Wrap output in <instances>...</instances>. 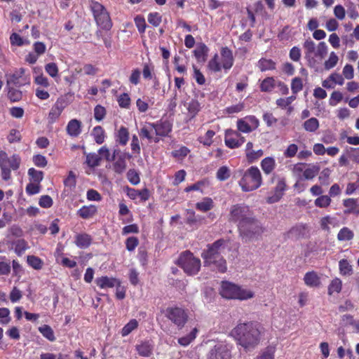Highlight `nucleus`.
I'll return each instance as SVG.
<instances>
[{
	"label": "nucleus",
	"mask_w": 359,
	"mask_h": 359,
	"mask_svg": "<svg viewBox=\"0 0 359 359\" xmlns=\"http://www.w3.org/2000/svg\"><path fill=\"white\" fill-rule=\"evenodd\" d=\"M66 130L71 137H77L81 133V122L77 119L70 120L67 126Z\"/></svg>",
	"instance_id": "obj_22"
},
{
	"label": "nucleus",
	"mask_w": 359,
	"mask_h": 359,
	"mask_svg": "<svg viewBox=\"0 0 359 359\" xmlns=\"http://www.w3.org/2000/svg\"><path fill=\"white\" fill-rule=\"evenodd\" d=\"M251 217H252V214L248 206L234 205L230 208L229 221L238 223L239 231H242L246 236H249L248 230L246 229V221Z\"/></svg>",
	"instance_id": "obj_7"
},
{
	"label": "nucleus",
	"mask_w": 359,
	"mask_h": 359,
	"mask_svg": "<svg viewBox=\"0 0 359 359\" xmlns=\"http://www.w3.org/2000/svg\"><path fill=\"white\" fill-rule=\"evenodd\" d=\"M339 273L341 276H351L353 274V267L349 262L343 259L339 262Z\"/></svg>",
	"instance_id": "obj_31"
},
{
	"label": "nucleus",
	"mask_w": 359,
	"mask_h": 359,
	"mask_svg": "<svg viewBox=\"0 0 359 359\" xmlns=\"http://www.w3.org/2000/svg\"><path fill=\"white\" fill-rule=\"evenodd\" d=\"M95 283L101 289L112 288L116 285L121 284L119 279L107 276H101L95 279Z\"/></svg>",
	"instance_id": "obj_20"
},
{
	"label": "nucleus",
	"mask_w": 359,
	"mask_h": 359,
	"mask_svg": "<svg viewBox=\"0 0 359 359\" xmlns=\"http://www.w3.org/2000/svg\"><path fill=\"white\" fill-rule=\"evenodd\" d=\"M234 58L232 51L227 47L222 48L220 56L217 54L209 61L208 69L214 72H218L222 69L225 72H228L233 66Z\"/></svg>",
	"instance_id": "obj_5"
},
{
	"label": "nucleus",
	"mask_w": 359,
	"mask_h": 359,
	"mask_svg": "<svg viewBox=\"0 0 359 359\" xmlns=\"http://www.w3.org/2000/svg\"><path fill=\"white\" fill-rule=\"evenodd\" d=\"M246 222V229L248 230L249 236H246L242 231H239L243 240L248 242L258 239L263 233V228L260 223L255 219L253 217H251L250 219Z\"/></svg>",
	"instance_id": "obj_11"
},
{
	"label": "nucleus",
	"mask_w": 359,
	"mask_h": 359,
	"mask_svg": "<svg viewBox=\"0 0 359 359\" xmlns=\"http://www.w3.org/2000/svg\"><path fill=\"white\" fill-rule=\"evenodd\" d=\"M305 58L311 67H316L321 63L327 53V46L325 42H320L317 46L311 39H307L303 44Z\"/></svg>",
	"instance_id": "obj_3"
},
{
	"label": "nucleus",
	"mask_w": 359,
	"mask_h": 359,
	"mask_svg": "<svg viewBox=\"0 0 359 359\" xmlns=\"http://www.w3.org/2000/svg\"><path fill=\"white\" fill-rule=\"evenodd\" d=\"M275 352V346H268L259 352L258 355L256 357V359H274Z\"/></svg>",
	"instance_id": "obj_33"
},
{
	"label": "nucleus",
	"mask_w": 359,
	"mask_h": 359,
	"mask_svg": "<svg viewBox=\"0 0 359 359\" xmlns=\"http://www.w3.org/2000/svg\"><path fill=\"white\" fill-rule=\"evenodd\" d=\"M226 241L223 239L216 241L212 245H208L207 250H203L201 257L204 261V265L212 269L224 273L227 269L226 260L221 254L224 252Z\"/></svg>",
	"instance_id": "obj_2"
},
{
	"label": "nucleus",
	"mask_w": 359,
	"mask_h": 359,
	"mask_svg": "<svg viewBox=\"0 0 359 359\" xmlns=\"http://www.w3.org/2000/svg\"><path fill=\"white\" fill-rule=\"evenodd\" d=\"M261 168L266 175L271 173L276 168V161L273 157H266L261 162Z\"/></svg>",
	"instance_id": "obj_28"
},
{
	"label": "nucleus",
	"mask_w": 359,
	"mask_h": 359,
	"mask_svg": "<svg viewBox=\"0 0 359 359\" xmlns=\"http://www.w3.org/2000/svg\"><path fill=\"white\" fill-rule=\"evenodd\" d=\"M319 168L316 165H309L304 168L302 177L305 180H310L313 179L318 173Z\"/></svg>",
	"instance_id": "obj_45"
},
{
	"label": "nucleus",
	"mask_w": 359,
	"mask_h": 359,
	"mask_svg": "<svg viewBox=\"0 0 359 359\" xmlns=\"http://www.w3.org/2000/svg\"><path fill=\"white\" fill-rule=\"evenodd\" d=\"M243 191L248 192L258 189L262 184V174L256 166L246 170L238 182Z\"/></svg>",
	"instance_id": "obj_6"
},
{
	"label": "nucleus",
	"mask_w": 359,
	"mask_h": 359,
	"mask_svg": "<svg viewBox=\"0 0 359 359\" xmlns=\"http://www.w3.org/2000/svg\"><path fill=\"white\" fill-rule=\"evenodd\" d=\"M116 140L121 145H126L128 143L129 139V133L126 128L122 126L118 130Z\"/></svg>",
	"instance_id": "obj_36"
},
{
	"label": "nucleus",
	"mask_w": 359,
	"mask_h": 359,
	"mask_svg": "<svg viewBox=\"0 0 359 359\" xmlns=\"http://www.w3.org/2000/svg\"><path fill=\"white\" fill-rule=\"evenodd\" d=\"M208 50V47L205 44H200L196 48L194 53L198 62H204L206 60Z\"/></svg>",
	"instance_id": "obj_29"
},
{
	"label": "nucleus",
	"mask_w": 359,
	"mask_h": 359,
	"mask_svg": "<svg viewBox=\"0 0 359 359\" xmlns=\"http://www.w3.org/2000/svg\"><path fill=\"white\" fill-rule=\"evenodd\" d=\"M25 190L26 193L29 196L37 194L41 191V185L40 184L29 182L27 184Z\"/></svg>",
	"instance_id": "obj_55"
},
{
	"label": "nucleus",
	"mask_w": 359,
	"mask_h": 359,
	"mask_svg": "<svg viewBox=\"0 0 359 359\" xmlns=\"http://www.w3.org/2000/svg\"><path fill=\"white\" fill-rule=\"evenodd\" d=\"M138 353L143 357H148L151 354L152 346L149 341H143L136 347Z\"/></svg>",
	"instance_id": "obj_32"
},
{
	"label": "nucleus",
	"mask_w": 359,
	"mask_h": 359,
	"mask_svg": "<svg viewBox=\"0 0 359 359\" xmlns=\"http://www.w3.org/2000/svg\"><path fill=\"white\" fill-rule=\"evenodd\" d=\"M354 233L353 231L348 227H343L337 234V238L340 241H348L353 238Z\"/></svg>",
	"instance_id": "obj_44"
},
{
	"label": "nucleus",
	"mask_w": 359,
	"mask_h": 359,
	"mask_svg": "<svg viewBox=\"0 0 359 359\" xmlns=\"http://www.w3.org/2000/svg\"><path fill=\"white\" fill-rule=\"evenodd\" d=\"M342 288V282L339 278H334L328 286V294L339 293Z\"/></svg>",
	"instance_id": "obj_43"
},
{
	"label": "nucleus",
	"mask_w": 359,
	"mask_h": 359,
	"mask_svg": "<svg viewBox=\"0 0 359 359\" xmlns=\"http://www.w3.org/2000/svg\"><path fill=\"white\" fill-rule=\"evenodd\" d=\"M219 292L226 299L241 301L252 299L255 296V292L252 290L229 281L222 282Z\"/></svg>",
	"instance_id": "obj_4"
},
{
	"label": "nucleus",
	"mask_w": 359,
	"mask_h": 359,
	"mask_svg": "<svg viewBox=\"0 0 359 359\" xmlns=\"http://www.w3.org/2000/svg\"><path fill=\"white\" fill-rule=\"evenodd\" d=\"M97 211L95 205H84L77 212V214L83 219H88L96 214Z\"/></svg>",
	"instance_id": "obj_26"
},
{
	"label": "nucleus",
	"mask_w": 359,
	"mask_h": 359,
	"mask_svg": "<svg viewBox=\"0 0 359 359\" xmlns=\"http://www.w3.org/2000/svg\"><path fill=\"white\" fill-rule=\"evenodd\" d=\"M126 156L128 158L131 157L130 154H123L120 155L113 164V170L118 174L123 173L126 169Z\"/></svg>",
	"instance_id": "obj_23"
},
{
	"label": "nucleus",
	"mask_w": 359,
	"mask_h": 359,
	"mask_svg": "<svg viewBox=\"0 0 359 359\" xmlns=\"http://www.w3.org/2000/svg\"><path fill=\"white\" fill-rule=\"evenodd\" d=\"M91 135H93L94 140L98 144L104 142L105 139V134L103 128L101 126H95Z\"/></svg>",
	"instance_id": "obj_40"
},
{
	"label": "nucleus",
	"mask_w": 359,
	"mask_h": 359,
	"mask_svg": "<svg viewBox=\"0 0 359 359\" xmlns=\"http://www.w3.org/2000/svg\"><path fill=\"white\" fill-rule=\"evenodd\" d=\"M320 228L324 230L329 231L330 226L335 227L337 226V220L335 217H332L330 215H327L325 217H323L320 219Z\"/></svg>",
	"instance_id": "obj_27"
},
{
	"label": "nucleus",
	"mask_w": 359,
	"mask_h": 359,
	"mask_svg": "<svg viewBox=\"0 0 359 359\" xmlns=\"http://www.w3.org/2000/svg\"><path fill=\"white\" fill-rule=\"evenodd\" d=\"M21 159L18 155L8 156L4 151H0V165L15 170L20 167Z\"/></svg>",
	"instance_id": "obj_16"
},
{
	"label": "nucleus",
	"mask_w": 359,
	"mask_h": 359,
	"mask_svg": "<svg viewBox=\"0 0 359 359\" xmlns=\"http://www.w3.org/2000/svg\"><path fill=\"white\" fill-rule=\"evenodd\" d=\"M245 138L235 130H228L225 133V144L230 149L240 147L244 142Z\"/></svg>",
	"instance_id": "obj_14"
},
{
	"label": "nucleus",
	"mask_w": 359,
	"mask_h": 359,
	"mask_svg": "<svg viewBox=\"0 0 359 359\" xmlns=\"http://www.w3.org/2000/svg\"><path fill=\"white\" fill-rule=\"evenodd\" d=\"M27 262L28 265L35 270H41L43 266V261L34 255H28Z\"/></svg>",
	"instance_id": "obj_35"
},
{
	"label": "nucleus",
	"mask_w": 359,
	"mask_h": 359,
	"mask_svg": "<svg viewBox=\"0 0 359 359\" xmlns=\"http://www.w3.org/2000/svg\"><path fill=\"white\" fill-rule=\"evenodd\" d=\"M304 80L299 77H294L291 82V90L293 94H297L303 89Z\"/></svg>",
	"instance_id": "obj_50"
},
{
	"label": "nucleus",
	"mask_w": 359,
	"mask_h": 359,
	"mask_svg": "<svg viewBox=\"0 0 359 359\" xmlns=\"http://www.w3.org/2000/svg\"><path fill=\"white\" fill-rule=\"evenodd\" d=\"M10 311L7 308H0V324L7 325L11 321Z\"/></svg>",
	"instance_id": "obj_57"
},
{
	"label": "nucleus",
	"mask_w": 359,
	"mask_h": 359,
	"mask_svg": "<svg viewBox=\"0 0 359 359\" xmlns=\"http://www.w3.org/2000/svg\"><path fill=\"white\" fill-rule=\"evenodd\" d=\"M231 175V171L227 166H222L217 171V178L220 181H224L227 180Z\"/></svg>",
	"instance_id": "obj_53"
},
{
	"label": "nucleus",
	"mask_w": 359,
	"mask_h": 359,
	"mask_svg": "<svg viewBox=\"0 0 359 359\" xmlns=\"http://www.w3.org/2000/svg\"><path fill=\"white\" fill-rule=\"evenodd\" d=\"M303 127L307 132H316L319 128V121L316 118H310L304 123Z\"/></svg>",
	"instance_id": "obj_38"
},
{
	"label": "nucleus",
	"mask_w": 359,
	"mask_h": 359,
	"mask_svg": "<svg viewBox=\"0 0 359 359\" xmlns=\"http://www.w3.org/2000/svg\"><path fill=\"white\" fill-rule=\"evenodd\" d=\"M89 6L97 25L103 29H110L112 22L109 14L104 6L97 1H91Z\"/></svg>",
	"instance_id": "obj_8"
},
{
	"label": "nucleus",
	"mask_w": 359,
	"mask_h": 359,
	"mask_svg": "<svg viewBox=\"0 0 359 359\" xmlns=\"http://www.w3.org/2000/svg\"><path fill=\"white\" fill-rule=\"evenodd\" d=\"M342 76L344 79L351 80L354 77V69L351 65L346 64L342 70Z\"/></svg>",
	"instance_id": "obj_59"
},
{
	"label": "nucleus",
	"mask_w": 359,
	"mask_h": 359,
	"mask_svg": "<svg viewBox=\"0 0 359 359\" xmlns=\"http://www.w3.org/2000/svg\"><path fill=\"white\" fill-rule=\"evenodd\" d=\"M277 86V83L273 77L264 79L260 84V90L262 92H271Z\"/></svg>",
	"instance_id": "obj_34"
},
{
	"label": "nucleus",
	"mask_w": 359,
	"mask_h": 359,
	"mask_svg": "<svg viewBox=\"0 0 359 359\" xmlns=\"http://www.w3.org/2000/svg\"><path fill=\"white\" fill-rule=\"evenodd\" d=\"M201 109V105L199 102L196 100H192L188 103L187 110L191 118L196 116L198 112Z\"/></svg>",
	"instance_id": "obj_49"
},
{
	"label": "nucleus",
	"mask_w": 359,
	"mask_h": 359,
	"mask_svg": "<svg viewBox=\"0 0 359 359\" xmlns=\"http://www.w3.org/2000/svg\"><path fill=\"white\" fill-rule=\"evenodd\" d=\"M22 291L20 290L18 287H13V288L11 291L10 295H9L11 302L15 303V302L20 301V299L22 298Z\"/></svg>",
	"instance_id": "obj_61"
},
{
	"label": "nucleus",
	"mask_w": 359,
	"mask_h": 359,
	"mask_svg": "<svg viewBox=\"0 0 359 359\" xmlns=\"http://www.w3.org/2000/svg\"><path fill=\"white\" fill-rule=\"evenodd\" d=\"M264 327L256 322L238 323L230 335L246 351L254 349L262 340Z\"/></svg>",
	"instance_id": "obj_1"
},
{
	"label": "nucleus",
	"mask_w": 359,
	"mask_h": 359,
	"mask_svg": "<svg viewBox=\"0 0 359 359\" xmlns=\"http://www.w3.org/2000/svg\"><path fill=\"white\" fill-rule=\"evenodd\" d=\"M154 126L156 136H167L172 130V124L168 121H160Z\"/></svg>",
	"instance_id": "obj_21"
},
{
	"label": "nucleus",
	"mask_w": 359,
	"mask_h": 359,
	"mask_svg": "<svg viewBox=\"0 0 359 359\" xmlns=\"http://www.w3.org/2000/svg\"><path fill=\"white\" fill-rule=\"evenodd\" d=\"M101 157L95 153H90L86 156V163L90 167H96L100 165Z\"/></svg>",
	"instance_id": "obj_52"
},
{
	"label": "nucleus",
	"mask_w": 359,
	"mask_h": 359,
	"mask_svg": "<svg viewBox=\"0 0 359 359\" xmlns=\"http://www.w3.org/2000/svg\"><path fill=\"white\" fill-rule=\"evenodd\" d=\"M343 99L342 93L339 91H334L330 98V104L331 106H336Z\"/></svg>",
	"instance_id": "obj_64"
},
{
	"label": "nucleus",
	"mask_w": 359,
	"mask_h": 359,
	"mask_svg": "<svg viewBox=\"0 0 359 359\" xmlns=\"http://www.w3.org/2000/svg\"><path fill=\"white\" fill-rule=\"evenodd\" d=\"M231 348L230 344L219 342L210 351L208 359H230Z\"/></svg>",
	"instance_id": "obj_12"
},
{
	"label": "nucleus",
	"mask_w": 359,
	"mask_h": 359,
	"mask_svg": "<svg viewBox=\"0 0 359 359\" xmlns=\"http://www.w3.org/2000/svg\"><path fill=\"white\" fill-rule=\"evenodd\" d=\"M346 151L353 161L359 163V148L349 147Z\"/></svg>",
	"instance_id": "obj_63"
},
{
	"label": "nucleus",
	"mask_w": 359,
	"mask_h": 359,
	"mask_svg": "<svg viewBox=\"0 0 359 359\" xmlns=\"http://www.w3.org/2000/svg\"><path fill=\"white\" fill-rule=\"evenodd\" d=\"M118 102L121 107L128 108L130 104V98L127 93H123L118 97Z\"/></svg>",
	"instance_id": "obj_62"
},
{
	"label": "nucleus",
	"mask_w": 359,
	"mask_h": 359,
	"mask_svg": "<svg viewBox=\"0 0 359 359\" xmlns=\"http://www.w3.org/2000/svg\"><path fill=\"white\" fill-rule=\"evenodd\" d=\"M34 165L39 168H44L47 165L46 158L41 154L34 155L32 158Z\"/></svg>",
	"instance_id": "obj_60"
},
{
	"label": "nucleus",
	"mask_w": 359,
	"mask_h": 359,
	"mask_svg": "<svg viewBox=\"0 0 359 359\" xmlns=\"http://www.w3.org/2000/svg\"><path fill=\"white\" fill-rule=\"evenodd\" d=\"M215 133L213 130H208L205 135L200 138V142L205 146L211 145L212 143V137L215 136Z\"/></svg>",
	"instance_id": "obj_58"
},
{
	"label": "nucleus",
	"mask_w": 359,
	"mask_h": 359,
	"mask_svg": "<svg viewBox=\"0 0 359 359\" xmlns=\"http://www.w3.org/2000/svg\"><path fill=\"white\" fill-rule=\"evenodd\" d=\"M339 60V57L334 52H331L329 58L325 62L324 67L327 70L331 69L334 67Z\"/></svg>",
	"instance_id": "obj_51"
},
{
	"label": "nucleus",
	"mask_w": 359,
	"mask_h": 359,
	"mask_svg": "<svg viewBox=\"0 0 359 359\" xmlns=\"http://www.w3.org/2000/svg\"><path fill=\"white\" fill-rule=\"evenodd\" d=\"M27 173L29 177V182H31L40 184L43 179V172L34 168H29Z\"/></svg>",
	"instance_id": "obj_37"
},
{
	"label": "nucleus",
	"mask_w": 359,
	"mask_h": 359,
	"mask_svg": "<svg viewBox=\"0 0 359 359\" xmlns=\"http://www.w3.org/2000/svg\"><path fill=\"white\" fill-rule=\"evenodd\" d=\"M245 154L248 162L252 163L258 161L264 155V151L262 149L254 150L253 143L248 142L246 144Z\"/></svg>",
	"instance_id": "obj_17"
},
{
	"label": "nucleus",
	"mask_w": 359,
	"mask_h": 359,
	"mask_svg": "<svg viewBox=\"0 0 359 359\" xmlns=\"http://www.w3.org/2000/svg\"><path fill=\"white\" fill-rule=\"evenodd\" d=\"M138 326V322L135 319L130 320L121 330V335L126 337L135 330Z\"/></svg>",
	"instance_id": "obj_48"
},
{
	"label": "nucleus",
	"mask_w": 359,
	"mask_h": 359,
	"mask_svg": "<svg viewBox=\"0 0 359 359\" xmlns=\"http://www.w3.org/2000/svg\"><path fill=\"white\" fill-rule=\"evenodd\" d=\"M332 199L328 195H322L314 201V205L320 208H326L330 205Z\"/></svg>",
	"instance_id": "obj_42"
},
{
	"label": "nucleus",
	"mask_w": 359,
	"mask_h": 359,
	"mask_svg": "<svg viewBox=\"0 0 359 359\" xmlns=\"http://www.w3.org/2000/svg\"><path fill=\"white\" fill-rule=\"evenodd\" d=\"M10 41L11 45L13 46H22L24 44L29 43L28 41H26L24 40L19 34L16 33H13L10 36Z\"/></svg>",
	"instance_id": "obj_56"
},
{
	"label": "nucleus",
	"mask_w": 359,
	"mask_h": 359,
	"mask_svg": "<svg viewBox=\"0 0 359 359\" xmlns=\"http://www.w3.org/2000/svg\"><path fill=\"white\" fill-rule=\"evenodd\" d=\"M198 332V329L194 327L187 335L180 337L178 343L182 346H188L196 339Z\"/></svg>",
	"instance_id": "obj_30"
},
{
	"label": "nucleus",
	"mask_w": 359,
	"mask_h": 359,
	"mask_svg": "<svg viewBox=\"0 0 359 359\" xmlns=\"http://www.w3.org/2000/svg\"><path fill=\"white\" fill-rule=\"evenodd\" d=\"M258 67L262 72L272 70L276 68V64L271 60L261 59L258 62Z\"/></svg>",
	"instance_id": "obj_47"
},
{
	"label": "nucleus",
	"mask_w": 359,
	"mask_h": 359,
	"mask_svg": "<svg viewBox=\"0 0 359 359\" xmlns=\"http://www.w3.org/2000/svg\"><path fill=\"white\" fill-rule=\"evenodd\" d=\"M139 135L142 138H146L149 141H154L158 142L159 141L158 137H154L155 128L154 123H145L143 124L139 131Z\"/></svg>",
	"instance_id": "obj_18"
},
{
	"label": "nucleus",
	"mask_w": 359,
	"mask_h": 359,
	"mask_svg": "<svg viewBox=\"0 0 359 359\" xmlns=\"http://www.w3.org/2000/svg\"><path fill=\"white\" fill-rule=\"evenodd\" d=\"M92 238L87 233L77 234L75 237V244L81 249H86L90 246Z\"/></svg>",
	"instance_id": "obj_25"
},
{
	"label": "nucleus",
	"mask_w": 359,
	"mask_h": 359,
	"mask_svg": "<svg viewBox=\"0 0 359 359\" xmlns=\"http://www.w3.org/2000/svg\"><path fill=\"white\" fill-rule=\"evenodd\" d=\"M165 316L179 329L184 327L188 320V315L180 307H168L164 311Z\"/></svg>",
	"instance_id": "obj_10"
},
{
	"label": "nucleus",
	"mask_w": 359,
	"mask_h": 359,
	"mask_svg": "<svg viewBox=\"0 0 359 359\" xmlns=\"http://www.w3.org/2000/svg\"><path fill=\"white\" fill-rule=\"evenodd\" d=\"M177 264L189 275L196 274L201 268V260L189 251L180 255Z\"/></svg>",
	"instance_id": "obj_9"
},
{
	"label": "nucleus",
	"mask_w": 359,
	"mask_h": 359,
	"mask_svg": "<svg viewBox=\"0 0 359 359\" xmlns=\"http://www.w3.org/2000/svg\"><path fill=\"white\" fill-rule=\"evenodd\" d=\"M196 208L200 211L207 212L213 208V201L210 198H204L196 204Z\"/></svg>",
	"instance_id": "obj_39"
},
{
	"label": "nucleus",
	"mask_w": 359,
	"mask_h": 359,
	"mask_svg": "<svg viewBox=\"0 0 359 359\" xmlns=\"http://www.w3.org/2000/svg\"><path fill=\"white\" fill-rule=\"evenodd\" d=\"M304 283L311 287H316L320 285V280L315 271L307 272L304 277Z\"/></svg>",
	"instance_id": "obj_24"
},
{
	"label": "nucleus",
	"mask_w": 359,
	"mask_h": 359,
	"mask_svg": "<svg viewBox=\"0 0 359 359\" xmlns=\"http://www.w3.org/2000/svg\"><path fill=\"white\" fill-rule=\"evenodd\" d=\"M343 205L344 207V215H359V203L358 200L353 198H348L343 200Z\"/></svg>",
	"instance_id": "obj_19"
},
{
	"label": "nucleus",
	"mask_w": 359,
	"mask_h": 359,
	"mask_svg": "<svg viewBox=\"0 0 359 359\" xmlns=\"http://www.w3.org/2000/svg\"><path fill=\"white\" fill-rule=\"evenodd\" d=\"M116 151L115 150L113 156H111L109 149L106 146H103L98 150V155L101 158H103L107 161H111L114 159Z\"/></svg>",
	"instance_id": "obj_54"
},
{
	"label": "nucleus",
	"mask_w": 359,
	"mask_h": 359,
	"mask_svg": "<svg viewBox=\"0 0 359 359\" xmlns=\"http://www.w3.org/2000/svg\"><path fill=\"white\" fill-rule=\"evenodd\" d=\"M259 125V121L255 116H247L237 121V128L243 133H251L256 130Z\"/></svg>",
	"instance_id": "obj_13"
},
{
	"label": "nucleus",
	"mask_w": 359,
	"mask_h": 359,
	"mask_svg": "<svg viewBox=\"0 0 359 359\" xmlns=\"http://www.w3.org/2000/svg\"><path fill=\"white\" fill-rule=\"evenodd\" d=\"M67 106V102L65 97H59L55 104L52 106L48 116L49 123H55L60 116L65 108Z\"/></svg>",
	"instance_id": "obj_15"
},
{
	"label": "nucleus",
	"mask_w": 359,
	"mask_h": 359,
	"mask_svg": "<svg viewBox=\"0 0 359 359\" xmlns=\"http://www.w3.org/2000/svg\"><path fill=\"white\" fill-rule=\"evenodd\" d=\"M39 330L41 334L49 341H54L55 340L54 332L49 325H43L39 328Z\"/></svg>",
	"instance_id": "obj_46"
},
{
	"label": "nucleus",
	"mask_w": 359,
	"mask_h": 359,
	"mask_svg": "<svg viewBox=\"0 0 359 359\" xmlns=\"http://www.w3.org/2000/svg\"><path fill=\"white\" fill-rule=\"evenodd\" d=\"M13 248L15 253L21 256L29 248V245L25 240L19 239L13 243Z\"/></svg>",
	"instance_id": "obj_41"
}]
</instances>
